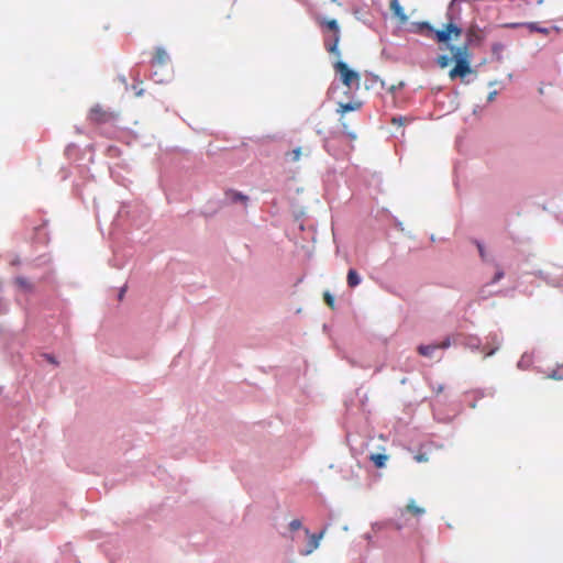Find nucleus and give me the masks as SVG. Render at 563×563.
<instances>
[{
  "instance_id": "obj_1",
  "label": "nucleus",
  "mask_w": 563,
  "mask_h": 563,
  "mask_svg": "<svg viewBox=\"0 0 563 563\" xmlns=\"http://www.w3.org/2000/svg\"><path fill=\"white\" fill-rule=\"evenodd\" d=\"M450 51L453 54V58L455 60V66L450 70L449 75L451 79L456 77H465L467 74L472 73V68L470 65V54H468V44L462 46L450 45Z\"/></svg>"
},
{
  "instance_id": "obj_2",
  "label": "nucleus",
  "mask_w": 563,
  "mask_h": 563,
  "mask_svg": "<svg viewBox=\"0 0 563 563\" xmlns=\"http://www.w3.org/2000/svg\"><path fill=\"white\" fill-rule=\"evenodd\" d=\"M335 70L341 75V80L346 87H352L353 81L358 82L360 75L355 70L349 68L346 63L340 60L335 64Z\"/></svg>"
},
{
  "instance_id": "obj_3",
  "label": "nucleus",
  "mask_w": 563,
  "mask_h": 563,
  "mask_svg": "<svg viewBox=\"0 0 563 563\" xmlns=\"http://www.w3.org/2000/svg\"><path fill=\"white\" fill-rule=\"evenodd\" d=\"M462 29L456 24L450 22L444 25L442 30L435 31V38L439 43H448L452 35L460 36Z\"/></svg>"
},
{
  "instance_id": "obj_4",
  "label": "nucleus",
  "mask_w": 563,
  "mask_h": 563,
  "mask_svg": "<svg viewBox=\"0 0 563 563\" xmlns=\"http://www.w3.org/2000/svg\"><path fill=\"white\" fill-rule=\"evenodd\" d=\"M305 533L309 538V541L306 548L300 550V554L307 556L319 548L320 541L325 533V528L321 530L319 533H310L309 529L306 528Z\"/></svg>"
},
{
  "instance_id": "obj_5",
  "label": "nucleus",
  "mask_w": 563,
  "mask_h": 563,
  "mask_svg": "<svg viewBox=\"0 0 563 563\" xmlns=\"http://www.w3.org/2000/svg\"><path fill=\"white\" fill-rule=\"evenodd\" d=\"M505 276V273L501 268L497 266V271L490 280V283L486 284L478 290V298L481 300H485L489 298L493 295V291L490 290V286L498 283L503 277Z\"/></svg>"
},
{
  "instance_id": "obj_6",
  "label": "nucleus",
  "mask_w": 563,
  "mask_h": 563,
  "mask_svg": "<svg viewBox=\"0 0 563 563\" xmlns=\"http://www.w3.org/2000/svg\"><path fill=\"white\" fill-rule=\"evenodd\" d=\"M340 34L332 33L331 35H327L324 37V47L328 52L340 56V51L338 48L340 42Z\"/></svg>"
},
{
  "instance_id": "obj_7",
  "label": "nucleus",
  "mask_w": 563,
  "mask_h": 563,
  "mask_svg": "<svg viewBox=\"0 0 563 563\" xmlns=\"http://www.w3.org/2000/svg\"><path fill=\"white\" fill-rule=\"evenodd\" d=\"M169 62V55L163 47L156 48V54L152 60L153 67H164Z\"/></svg>"
},
{
  "instance_id": "obj_8",
  "label": "nucleus",
  "mask_w": 563,
  "mask_h": 563,
  "mask_svg": "<svg viewBox=\"0 0 563 563\" xmlns=\"http://www.w3.org/2000/svg\"><path fill=\"white\" fill-rule=\"evenodd\" d=\"M509 27L517 26H526L530 32H538L542 34H549L550 30L548 27L540 26L537 22H526V23H511L508 24Z\"/></svg>"
},
{
  "instance_id": "obj_9",
  "label": "nucleus",
  "mask_w": 563,
  "mask_h": 563,
  "mask_svg": "<svg viewBox=\"0 0 563 563\" xmlns=\"http://www.w3.org/2000/svg\"><path fill=\"white\" fill-rule=\"evenodd\" d=\"M390 9L401 23H406L408 21V16L400 5L399 0H390Z\"/></svg>"
},
{
  "instance_id": "obj_10",
  "label": "nucleus",
  "mask_w": 563,
  "mask_h": 563,
  "mask_svg": "<svg viewBox=\"0 0 563 563\" xmlns=\"http://www.w3.org/2000/svg\"><path fill=\"white\" fill-rule=\"evenodd\" d=\"M486 340L487 344H492L494 345V347L490 351H488L485 356H492L498 351L501 344V338L497 333H490L489 335H487Z\"/></svg>"
},
{
  "instance_id": "obj_11",
  "label": "nucleus",
  "mask_w": 563,
  "mask_h": 563,
  "mask_svg": "<svg viewBox=\"0 0 563 563\" xmlns=\"http://www.w3.org/2000/svg\"><path fill=\"white\" fill-rule=\"evenodd\" d=\"M319 24L322 27H327L329 31H331L334 34H340V26L335 19L322 18L319 20Z\"/></svg>"
},
{
  "instance_id": "obj_12",
  "label": "nucleus",
  "mask_w": 563,
  "mask_h": 563,
  "mask_svg": "<svg viewBox=\"0 0 563 563\" xmlns=\"http://www.w3.org/2000/svg\"><path fill=\"white\" fill-rule=\"evenodd\" d=\"M361 282L362 277L360 276V274L353 268L349 269L346 276L347 286L351 288H355L361 284Z\"/></svg>"
},
{
  "instance_id": "obj_13",
  "label": "nucleus",
  "mask_w": 563,
  "mask_h": 563,
  "mask_svg": "<svg viewBox=\"0 0 563 563\" xmlns=\"http://www.w3.org/2000/svg\"><path fill=\"white\" fill-rule=\"evenodd\" d=\"M362 107V102L355 101V102H346V103H339L338 112L341 114H344L350 111L358 110Z\"/></svg>"
},
{
  "instance_id": "obj_14",
  "label": "nucleus",
  "mask_w": 563,
  "mask_h": 563,
  "mask_svg": "<svg viewBox=\"0 0 563 563\" xmlns=\"http://www.w3.org/2000/svg\"><path fill=\"white\" fill-rule=\"evenodd\" d=\"M462 344L472 351H478L481 349L482 342L477 336H467Z\"/></svg>"
},
{
  "instance_id": "obj_15",
  "label": "nucleus",
  "mask_w": 563,
  "mask_h": 563,
  "mask_svg": "<svg viewBox=\"0 0 563 563\" xmlns=\"http://www.w3.org/2000/svg\"><path fill=\"white\" fill-rule=\"evenodd\" d=\"M435 351H438V345H435V344L419 345L418 346L419 354L424 356V357H433Z\"/></svg>"
},
{
  "instance_id": "obj_16",
  "label": "nucleus",
  "mask_w": 563,
  "mask_h": 563,
  "mask_svg": "<svg viewBox=\"0 0 563 563\" xmlns=\"http://www.w3.org/2000/svg\"><path fill=\"white\" fill-rule=\"evenodd\" d=\"M476 246L478 249V253L483 262L494 263L493 255L485 249V246L479 241H476Z\"/></svg>"
},
{
  "instance_id": "obj_17",
  "label": "nucleus",
  "mask_w": 563,
  "mask_h": 563,
  "mask_svg": "<svg viewBox=\"0 0 563 563\" xmlns=\"http://www.w3.org/2000/svg\"><path fill=\"white\" fill-rule=\"evenodd\" d=\"M388 460V456L386 454H372L371 461L374 463V465L378 468H382L386 465V462Z\"/></svg>"
},
{
  "instance_id": "obj_18",
  "label": "nucleus",
  "mask_w": 563,
  "mask_h": 563,
  "mask_svg": "<svg viewBox=\"0 0 563 563\" xmlns=\"http://www.w3.org/2000/svg\"><path fill=\"white\" fill-rule=\"evenodd\" d=\"M531 363H532V357L528 353H525L518 361L517 366L520 369H527L530 367Z\"/></svg>"
},
{
  "instance_id": "obj_19",
  "label": "nucleus",
  "mask_w": 563,
  "mask_h": 563,
  "mask_svg": "<svg viewBox=\"0 0 563 563\" xmlns=\"http://www.w3.org/2000/svg\"><path fill=\"white\" fill-rule=\"evenodd\" d=\"M151 78L156 82V84H163V82H166L168 81L169 79V76L168 75H163L159 70H154L152 74H151Z\"/></svg>"
},
{
  "instance_id": "obj_20",
  "label": "nucleus",
  "mask_w": 563,
  "mask_h": 563,
  "mask_svg": "<svg viewBox=\"0 0 563 563\" xmlns=\"http://www.w3.org/2000/svg\"><path fill=\"white\" fill-rule=\"evenodd\" d=\"M229 199L232 201V202H245L247 200V197L244 196L243 194L241 192H236V191H230L227 194Z\"/></svg>"
},
{
  "instance_id": "obj_21",
  "label": "nucleus",
  "mask_w": 563,
  "mask_h": 563,
  "mask_svg": "<svg viewBox=\"0 0 563 563\" xmlns=\"http://www.w3.org/2000/svg\"><path fill=\"white\" fill-rule=\"evenodd\" d=\"M15 283L18 284V286L20 288H22L23 290L25 291H31L32 290V284L24 277H16L15 278Z\"/></svg>"
},
{
  "instance_id": "obj_22",
  "label": "nucleus",
  "mask_w": 563,
  "mask_h": 563,
  "mask_svg": "<svg viewBox=\"0 0 563 563\" xmlns=\"http://www.w3.org/2000/svg\"><path fill=\"white\" fill-rule=\"evenodd\" d=\"M413 25L417 26V31L418 32L427 30L429 32H434L435 33V31H437V30L433 29V26L428 21L416 22V23H413Z\"/></svg>"
},
{
  "instance_id": "obj_23",
  "label": "nucleus",
  "mask_w": 563,
  "mask_h": 563,
  "mask_svg": "<svg viewBox=\"0 0 563 563\" xmlns=\"http://www.w3.org/2000/svg\"><path fill=\"white\" fill-rule=\"evenodd\" d=\"M407 509H408L410 512L415 514V515H423V514H424V509H423V508H421V507H419V506H417V505L415 504V500H410V501H409V504H408V506H407Z\"/></svg>"
},
{
  "instance_id": "obj_24",
  "label": "nucleus",
  "mask_w": 563,
  "mask_h": 563,
  "mask_svg": "<svg viewBox=\"0 0 563 563\" xmlns=\"http://www.w3.org/2000/svg\"><path fill=\"white\" fill-rule=\"evenodd\" d=\"M547 377L555 380L563 379V367L553 369Z\"/></svg>"
},
{
  "instance_id": "obj_25",
  "label": "nucleus",
  "mask_w": 563,
  "mask_h": 563,
  "mask_svg": "<svg viewBox=\"0 0 563 563\" xmlns=\"http://www.w3.org/2000/svg\"><path fill=\"white\" fill-rule=\"evenodd\" d=\"M437 62H438V65H439L441 68H445V67H448V66H449V64H450L451 59H450V57H449L448 55H440V56L438 57V60H437Z\"/></svg>"
},
{
  "instance_id": "obj_26",
  "label": "nucleus",
  "mask_w": 563,
  "mask_h": 563,
  "mask_svg": "<svg viewBox=\"0 0 563 563\" xmlns=\"http://www.w3.org/2000/svg\"><path fill=\"white\" fill-rule=\"evenodd\" d=\"M290 155V159L292 162H297L300 159V156H301V148L300 147H297L295 150L291 151V153L289 154Z\"/></svg>"
},
{
  "instance_id": "obj_27",
  "label": "nucleus",
  "mask_w": 563,
  "mask_h": 563,
  "mask_svg": "<svg viewBox=\"0 0 563 563\" xmlns=\"http://www.w3.org/2000/svg\"><path fill=\"white\" fill-rule=\"evenodd\" d=\"M324 301L327 302V305L331 308L334 307V297L329 292V291H325L324 292Z\"/></svg>"
},
{
  "instance_id": "obj_28",
  "label": "nucleus",
  "mask_w": 563,
  "mask_h": 563,
  "mask_svg": "<svg viewBox=\"0 0 563 563\" xmlns=\"http://www.w3.org/2000/svg\"><path fill=\"white\" fill-rule=\"evenodd\" d=\"M302 527V523L299 519H294L289 522V529L291 531L298 530Z\"/></svg>"
},
{
  "instance_id": "obj_29",
  "label": "nucleus",
  "mask_w": 563,
  "mask_h": 563,
  "mask_svg": "<svg viewBox=\"0 0 563 563\" xmlns=\"http://www.w3.org/2000/svg\"><path fill=\"white\" fill-rule=\"evenodd\" d=\"M451 344H452L451 338H450V336H448L446 339H444L441 343H439V344H437V345H438V350H439V349H443V350H444V349L450 347V346H451Z\"/></svg>"
},
{
  "instance_id": "obj_30",
  "label": "nucleus",
  "mask_w": 563,
  "mask_h": 563,
  "mask_svg": "<svg viewBox=\"0 0 563 563\" xmlns=\"http://www.w3.org/2000/svg\"><path fill=\"white\" fill-rule=\"evenodd\" d=\"M42 356H43L47 362H49L51 364H53V365H58V362H57V360H56V357H55L54 355L48 354V353H44V354H42Z\"/></svg>"
},
{
  "instance_id": "obj_31",
  "label": "nucleus",
  "mask_w": 563,
  "mask_h": 563,
  "mask_svg": "<svg viewBox=\"0 0 563 563\" xmlns=\"http://www.w3.org/2000/svg\"><path fill=\"white\" fill-rule=\"evenodd\" d=\"M99 115H100V108L99 107L92 108L91 111H90V118L92 120L98 121L99 120Z\"/></svg>"
},
{
  "instance_id": "obj_32",
  "label": "nucleus",
  "mask_w": 563,
  "mask_h": 563,
  "mask_svg": "<svg viewBox=\"0 0 563 563\" xmlns=\"http://www.w3.org/2000/svg\"><path fill=\"white\" fill-rule=\"evenodd\" d=\"M496 96H497V91H496V90L490 91V92L488 93V96H487V101H488V102H492V101L496 98Z\"/></svg>"
},
{
  "instance_id": "obj_33",
  "label": "nucleus",
  "mask_w": 563,
  "mask_h": 563,
  "mask_svg": "<svg viewBox=\"0 0 563 563\" xmlns=\"http://www.w3.org/2000/svg\"><path fill=\"white\" fill-rule=\"evenodd\" d=\"M404 120L405 119L402 117L394 118L393 123L401 125L404 123Z\"/></svg>"
},
{
  "instance_id": "obj_34",
  "label": "nucleus",
  "mask_w": 563,
  "mask_h": 563,
  "mask_svg": "<svg viewBox=\"0 0 563 563\" xmlns=\"http://www.w3.org/2000/svg\"><path fill=\"white\" fill-rule=\"evenodd\" d=\"M133 88L135 89V95L137 97H141L144 93V90L142 88L137 89L136 86H133Z\"/></svg>"
},
{
  "instance_id": "obj_35",
  "label": "nucleus",
  "mask_w": 563,
  "mask_h": 563,
  "mask_svg": "<svg viewBox=\"0 0 563 563\" xmlns=\"http://www.w3.org/2000/svg\"><path fill=\"white\" fill-rule=\"evenodd\" d=\"M125 213V206L121 207V209L118 211V217H123Z\"/></svg>"
},
{
  "instance_id": "obj_36",
  "label": "nucleus",
  "mask_w": 563,
  "mask_h": 563,
  "mask_svg": "<svg viewBox=\"0 0 563 563\" xmlns=\"http://www.w3.org/2000/svg\"><path fill=\"white\" fill-rule=\"evenodd\" d=\"M124 292H125V287L121 288L120 292H119V299L121 300L124 296Z\"/></svg>"
},
{
  "instance_id": "obj_37",
  "label": "nucleus",
  "mask_w": 563,
  "mask_h": 563,
  "mask_svg": "<svg viewBox=\"0 0 563 563\" xmlns=\"http://www.w3.org/2000/svg\"><path fill=\"white\" fill-rule=\"evenodd\" d=\"M396 227H397V228H399L401 231L404 230V228H402V223H401L400 221H398V222L396 223Z\"/></svg>"
},
{
  "instance_id": "obj_38",
  "label": "nucleus",
  "mask_w": 563,
  "mask_h": 563,
  "mask_svg": "<svg viewBox=\"0 0 563 563\" xmlns=\"http://www.w3.org/2000/svg\"><path fill=\"white\" fill-rule=\"evenodd\" d=\"M417 460H418L419 462H421V461H424V457H423L422 455H418V456H417Z\"/></svg>"
},
{
  "instance_id": "obj_39",
  "label": "nucleus",
  "mask_w": 563,
  "mask_h": 563,
  "mask_svg": "<svg viewBox=\"0 0 563 563\" xmlns=\"http://www.w3.org/2000/svg\"><path fill=\"white\" fill-rule=\"evenodd\" d=\"M120 80H121L124 85H126V80H125V78H124V77H121V78H120Z\"/></svg>"
},
{
  "instance_id": "obj_40",
  "label": "nucleus",
  "mask_w": 563,
  "mask_h": 563,
  "mask_svg": "<svg viewBox=\"0 0 563 563\" xmlns=\"http://www.w3.org/2000/svg\"><path fill=\"white\" fill-rule=\"evenodd\" d=\"M365 538H366V540H368V541L372 539L371 534H366V536H365Z\"/></svg>"
},
{
  "instance_id": "obj_41",
  "label": "nucleus",
  "mask_w": 563,
  "mask_h": 563,
  "mask_svg": "<svg viewBox=\"0 0 563 563\" xmlns=\"http://www.w3.org/2000/svg\"><path fill=\"white\" fill-rule=\"evenodd\" d=\"M538 4H542L543 3V0H538L537 1Z\"/></svg>"
},
{
  "instance_id": "obj_42",
  "label": "nucleus",
  "mask_w": 563,
  "mask_h": 563,
  "mask_svg": "<svg viewBox=\"0 0 563 563\" xmlns=\"http://www.w3.org/2000/svg\"><path fill=\"white\" fill-rule=\"evenodd\" d=\"M333 2H335L336 0H332Z\"/></svg>"
}]
</instances>
